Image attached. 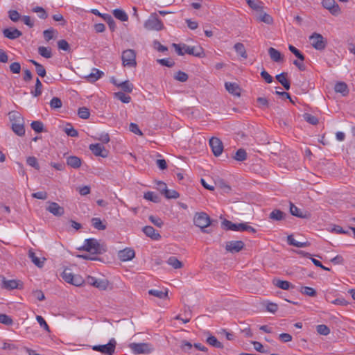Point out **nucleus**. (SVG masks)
<instances>
[{
  "instance_id": "nucleus-26",
  "label": "nucleus",
  "mask_w": 355,
  "mask_h": 355,
  "mask_svg": "<svg viewBox=\"0 0 355 355\" xmlns=\"http://www.w3.org/2000/svg\"><path fill=\"white\" fill-rule=\"evenodd\" d=\"M334 90L337 93H340L343 96L349 94L347 85L344 82H338L335 85Z\"/></svg>"
},
{
  "instance_id": "nucleus-17",
  "label": "nucleus",
  "mask_w": 355,
  "mask_h": 355,
  "mask_svg": "<svg viewBox=\"0 0 355 355\" xmlns=\"http://www.w3.org/2000/svg\"><path fill=\"white\" fill-rule=\"evenodd\" d=\"M135 256L134 250L131 248H125L119 252V257L122 261L132 260Z\"/></svg>"
},
{
  "instance_id": "nucleus-38",
  "label": "nucleus",
  "mask_w": 355,
  "mask_h": 355,
  "mask_svg": "<svg viewBox=\"0 0 355 355\" xmlns=\"http://www.w3.org/2000/svg\"><path fill=\"white\" fill-rule=\"evenodd\" d=\"M118 87L121 88L122 91L124 92L131 93L132 92L134 86L129 80H125L119 83V84L118 85Z\"/></svg>"
},
{
  "instance_id": "nucleus-11",
  "label": "nucleus",
  "mask_w": 355,
  "mask_h": 355,
  "mask_svg": "<svg viewBox=\"0 0 355 355\" xmlns=\"http://www.w3.org/2000/svg\"><path fill=\"white\" fill-rule=\"evenodd\" d=\"M89 150L92 153L98 157H107L108 156V151L105 148L104 146L101 144H94L89 145Z\"/></svg>"
},
{
  "instance_id": "nucleus-6",
  "label": "nucleus",
  "mask_w": 355,
  "mask_h": 355,
  "mask_svg": "<svg viewBox=\"0 0 355 355\" xmlns=\"http://www.w3.org/2000/svg\"><path fill=\"white\" fill-rule=\"evenodd\" d=\"M116 345V341L115 339L111 338L108 343L102 345H94L92 347V349L104 354L112 355L115 351Z\"/></svg>"
},
{
  "instance_id": "nucleus-29",
  "label": "nucleus",
  "mask_w": 355,
  "mask_h": 355,
  "mask_svg": "<svg viewBox=\"0 0 355 355\" xmlns=\"http://www.w3.org/2000/svg\"><path fill=\"white\" fill-rule=\"evenodd\" d=\"M273 284L283 290H289L291 288H293V286L288 281L281 280L279 279H275L272 281Z\"/></svg>"
},
{
  "instance_id": "nucleus-42",
  "label": "nucleus",
  "mask_w": 355,
  "mask_h": 355,
  "mask_svg": "<svg viewBox=\"0 0 355 355\" xmlns=\"http://www.w3.org/2000/svg\"><path fill=\"white\" fill-rule=\"evenodd\" d=\"M42 84L41 81L40 80V79L38 78H37L36 81H35V89L32 90L31 92V94L35 97L39 96L40 95H41V94L42 92Z\"/></svg>"
},
{
  "instance_id": "nucleus-41",
  "label": "nucleus",
  "mask_w": 355,
  "mask_h": 355,
  "mask_svg": "<svg viewBox=\"0 0 355 355\" xmlns=\"http://www.w3.org/2000/svg\"><path fill=\"white\" fill-rule=\"evenodd\" d=\"M207 343L214 347H216V348H218V349H223V345L219 342L217 338L214 336H209L207 338Z\"/></svg>"
},
{
  "instance_id": "nucleus-14",
  "label": "nucleus",
  "mask_w": 355,
  "mask_h": 355,
  "mask_svg": "<svg viewBox=\"0 0 355 355\" xmlns=\"http://www.w3.org/2000/svg\"><path fill=\"white\" fill-rule=\"evenodd\" d=\"M183 49L184 54L187 53L189 55H192L198 58H202L204 55V52L201 47L191 46L183 44Z\"/></svg>"
},
{
  "instance_id": "nucleus-23",
  "label": "nucleus",
  "mask_w": 355,
  "mask_h": 355,
  "mask_svg": "<svg viewBox=\"0 0 355 355\" xmlns=\"http://www.w3.org/2000/svg\"><path fill=\"white\" fill-rule=\"evenodd\" d=\"M225 87L229 93H230L234 96H240L241 88L239 87L238 84H236L235 83L227 82L225 84Z\"/></svg>"
},
{
  "instance_id": "nucleus-31",
  "label": "nucleus",
  "mask_w": 355,
  "mask_h": 355,
  "mask_svg": "<svg viewBox=\"0 0 355 355\" xmlns=\"http://www.w3.org/2000/svg\"><path fill=\"white\" fill-rule=\"evenodd\" d=\"M148 293L149 295L155 296L159 299L165 300L168 298V289H165L164 291L157 289H150Z\"/></svg>"
},
{
  "instance_id": "nucleus-64",
  "label": "nucleus",
  "mask_w": 355,
  "mask_h": 355,
  "mask_svg": "<svg viewBox=\"0 0 355 355\" xmlns=\"http://www.w3.org/2000/svg\"><path fill=\"white\" fill-rule=\"evenodd\" d=\"M36 320H37V322L40 324L41 327H42L47 332H50V329H49L48 324L46 323L45 320L41 315H37Z\"/></svg>"
},
{
  "instance_id": "nucleus-33",
  "label": "nucleus",
  "mask_w": 355,
  "mask_h": 355,
  "mask_svg": "<svg viewBox=\"0 0 355 355\" xmlns=\"http://www.w3.org/2000/svg\"><path fill=\"white\" fill-rule=\"evenodd\" d=\"M286 214L279 209H274L270 212L269 218L272 220L280 221L285 218Z\"/></svg>"
},
{
  "instance_id": "nucleus-40",
  "label": "nucleus",
  "mask_w": 355,
  "mask_h": 355,
  "mask_svg": "<svg viewBox=\"0 0 355 355\" xmlns=\"http://www.w3.org/2000/svg\"><path fill=\"white\" fill-rule=\"evenodd\" d=\"M167 263L175 269L181 268L183 266L182 263L175 257H170L167 260Z\"/></svg>"
},
{
  "instance_id": "nucleus-19",
  "label": "nucleus",
  "mask_w": 355,
  "mask_h": 355,
  "mask_svg": "<svg viewBox=\"0 0 355 355\" xmlns=\"http://www.w3.org/2000/svg\"><path fill=\"white\" fill-rule=\"evenodd\" d=\"M28 257L31 259V261L38 268H42L46 261L44 257H38L36 256V254L33 252V250H29L28 251Z\"/></svg>"
},
{
  "instance_id": "nucleus-56",
  "label": "nucleus",
  "mask_w": 355,
  "mask_h": 355,
  "mask_svg": "<svg viewBox=\"0 0 355 355\" xmlns=\"http://www.w3.org/2000/svg\"><path fill=\"white\" fill-rule=\"evenodd\" d=\"M26 163L28 165L35 168L37 170L40 169V165L38 164L37 159L35 157L30 156L26 159Z\"/></svg>"
},
{
  "instance_id": "nucleus-16",
  "label": "nucleus",
  "mask_w": 355,
  "mask_h": 355,
  "mask_svg": "<svg viewBox=\"0 0 355 355\" xmlns=\"http://www.w3.org/2000/svg\"><path fill=\"white\" fill-rule=\"evenodd\" d=\"M46 210L55 216H61L64 214V208L54 202H49Z\"/></svg>"
},
{
  "instance_id": "nucleus-48",
  "label": "nucleus",
  "mask_w": 355,
  "mask_h": 355,
  "mask_svg": "<svg viewBox=\"0 0 355 355\" xmlns=\"http://www.w3.org/2000/svg\"><path fill=\"white\" fill-rule=\"evenodd\" d=\"M92 223L94 227L98 230H104L106 228V225L103 223L99 218H93Z\"/></svg>"
},
{
  "instance_id": "nucleus-12",
  "label": "nucleus",
  "mask_w": 355,
  "mask_h": 355,
  "mask_svg": "<svg viewBox=\"0 0 355 355\" xmlns=\"http://www.w3.org/2000/svg\"><path fill=\"white\" fill-rule=\"evenodd\" d=\"M244 248V243L241 241H232L226 243L225 249L227 251L235 253L239 252Z\"/></svg>"
},
{
  "instance_id": "nucleus-60",
  "label": "nucleus",
  "mask_w": 355,
  "mask_h": 355,
  "mask_svg": "<svg viewBox=\"0 0 355 355\" xmlns=\"http://www.w3.org/2000/svg\"><path fill=\"white\" fill-rule=\"evenodd\" d=\"M62 106V103L60 98L53 97L50 101V107L52 109H59Z\"/></svg>"
},
{
  "instance_id": "nucleus-34",
  "label": "nucleus",
  "mask_w": 355,
  "mask_h": 355,
  "mask_svg": "<svg viewBox=\"0 0 355 355\" xmlns=\"http://www.w3.org/2000/svg\"><path fill=\"white\" fill-rule=\"evenodd\" d=\"M257 20L264 22L267 24H270L273 21L272 17L268 14L264 12L263 10L257 13Z\"/></svg>"
},
{
  "instance_id": "nucleus-49",
  "label": "nucleus",
  "mask_w": 355,
  "mask_h": 355,
  "mask_svg": "<svg viewBox=\"0 0 355 355\" xmlns=\"http://www.w3.org/2000/svg\"><path fill=\"white\" fill-rule=\"evenodd\" d=\"M144 198L146 200L152 201L153 202H159V197L153 191H148L144 193Z\"/></svg>"
},
{
  "instance_id": "nucleus-27",
  "label": "nucleus",
  "mask_w": 355,
  "mask_h": 355,
  "mask_svg": "<svg viewBox=\"0 0 355 355\" xmlns=\"http://www.w3.org/2000/svg\"><path fill=\"white\" fill-rule=\"evenodd\" d=\"M82 164L80 158L77 156H69L67 158V164L71 168H78Z\"/></svg>"
},
{
  "instance_id": "nucleus-10",
  "label": "nucleus",
  "mask_w": 355,
  "mask_h": 355,
  "mask_svg": "<svg viewBox=\"0 0 355 355\" xmlns=\"http://www.w3.org/2000/svg\"><path fill=\"white\" fill-rule=\"evenodd\" d=\"M322 6L328 10L331 14L337 16L340 13L339 6L336 3L335 0H323L322 2Z\"/></svg>"
},
{
  "instance_id": "nucleus-8",
  "label": "nucleus",
  "mask_w": 355,
  "mask_h": 355,
  "mask_svg": "<svg viewBox=\"0 0 355 355\" xmlns=\"http://www.w3.org/2000/svg\"><path fill=\"white\" fill-rule=\"evenodd\" d=\"M129 347L136 354H148L151 352L152 347L148 343H130Z\"/></svg>"
},
{
  "instance_id": "nucleus-28",
  "label": "nucleus",
  "mask_w": 355,
  "mask_h": 355,
  "mask_svg": "<svg viewBox=\"0 0 355 355\" xmlns=\"http://www.w3.org/2000/svg\"><path fill=\"white\" fill-rule=\"evenodd\" d=\"M12 130L13 132L17 135L18 136H23L25 134V128L23 123V121L21 122H13L12 123Z\"/></svg>"
},
{
  "instance_id": "nucleus-24",
  "label": "nucleus",
  "mask_w": 355,
  "mask_h": 355,
  "mask_svg": "<svg viewBox=\"0 0 355 355\" xmlns=\"http://www.w3.org/2000/svg\"><path fill=\"white\" fill-rule=\"evenodd\" d=\"M288 73L282 72L275 76L277 80L284 87L286 90L291 87L290 81L287 79Z\"/></svg>"
},
{
  "instance_id": "nucleus-13",
  "label": "nucleus",
  "mask_w": 355,
  "mask_h": 355,
  "mask_svg": "<svg viewBox=\"0 0 355 355\" xmlns=\"http://www.w3.org/2000/svg\"><path fill=\"white\" fill-rule=\"evenodd\" d=\"M85 281L88 284L100 289L105 290L107 286V281L103 279H98L92 276H88Z\"/></svg>"
},
{
  "instance_id": "nucleus-62",
  "label": "nucleus",
  "mask_w": 355,
  "mask_h": 355,
  "mask_svg": "<svg viewBox=\"0 0 355 355\" xmlns=\"http://www.w3.org/2000/svg\"><path fill=\"white\" fill-rule=\"evenodd\" d=\"M164 195L168 199H177L180 196L179 193L175 190H169L168 189L164 192Z\"/></svg>"
},
{
  "instance_id": "nucleus-46",
  "label": "nucleus",
  "mask_w": 355,
  "mask_h": 355,
  "mask_svg": "<svg viewBox=\"0 0 355 355\" xmlns=\"http://www.w3.org/2000/svg\"><path fill=\"white\" fill-rule=\"evenodd\" d=\"M300 291L306 295L310 296V297H315L316 295V291L309 286H302Z\"/></svg>"
},
{
  "instance_id": "nucleus-5",
  "label": "nucleus",
  "mask_w": 355,
  "mask_h": 355,
  "mask_svg": "<svg viewBox=\"0 0 355 355\" xmlns=\"http://www.w3.org/2000/svg\"><path fill=\"white\" fill-rule=\"evenodd\" d=\"M62 277L66 282L76 286H80L84 283V280L80 276L73 274L69 268H65L63 270Z\"/></svg>"
},
{
  "instance_id": "nucleus-32",
  "label": "nucleus",
  "mask_w": 355,
  "mask_h": 355,
  "mask_svg": "<svg viewBox=\"0 0 355 355\" xmlns=\"http://www.w3.org/2000/svg\"><path fill=\"white\" fill-rule=\"evenodd\" d=\"M287 241L290 245H293L297 248H305L310 245V243L308 241L298 242L295 241L293 235H288L287 236Z\"/></svg>"
},
{
  "instance_id": "nucleus-50",
  "label": "nucleus",
  "mask_w": 355,
  "mask_h": 355,
  "mask_svg": "<svg viewBox=\"0 0 355 355\" xmlns=\"http://www.w3.org/2000/svg\"><path fill=\"white\" fill-rule=\"evenodd\" d=\"M303 118L307 123L311 125H317L318 123V118L309 113H304Z\"/></svg>"
},
{
  "instance_id": "nucleus-59",
  "label": "nucleus",
  "mask_w": 355,
  "mask_h": 355,
  "mask_svg": "<svg viewBox=\"0 0 355 355\" xmlns=\"http://www.w3.org/2000/svg\"><path fill=\"white\" fill-rule=\"evenodd\" d=\"M326 300L331 302V304H336V305H339V306H345L347 305H348V302L343 297H340V298H336L334 300H331L330 301L329 299V297L327 296L326 297Z\"/></svg>"
},
{
  "instance_id": "nucleus-45",
  "label": "nucleus",
  "mask_w": 355,
  "mask_h": 355,
  "mask_svg": "<svg viewBox=\"0 0 355 355\" xmlns=\"http://www.w3.org/2000/svg\"><path fill=\"white\" fill-rule=\"evenodd\" d=\"M233 157L237 161L243 162L247 159L246 151L243 148H240L236 152Z\"/></svg>"
},
{
  "instance_id": "nucleus-1",
  "label": "nucleus",
  "mask_w": 355,
  "mask_h": 355,
  "mask_svg": "<svg viewBox=\"0 0 355 355\" xmlns=\"http://www.w3.org/2000/svg\"><path fill=\"white\" fill-rule=\"evenodd\" d=\"M80 250L87 251L93 254H103L106 251L105 246L96 239H87L85 240L84 245L79 248Z\"/></svg>"
},
{
  "instance_id": "nucleus-30",
  "label": "nucleus",
  "mask_w": 355,
  "mask_h": 355,
  "mask_svg": "<svg viewBox=\"0 0 355 355\" xmlns=\"http://www.w3.org/2000/svg\"><path fill=\"white\" fill-rule=\"evenodd\" d=\"M103 75L104 73L102 71L94 68L92 73L86 76V78L90 82H95L101 78Z\"/></svg>"
},
{
  "instance_id": "nucleus-21",
  "label": "nucleus",
  "mask_w": 355,
  "mask_h": 355,
  "mask_svg": "<svg viewBox=\"0 0 355 355\" xmlns=\"http://www.w3.org/2000/svg\"><path fill=\"white\" fill-rule=\"evenodd\" d=\"M2 281V288L13 290L18 288L19 282L15 279L6 280L4 277H0Z\"/></svg>"
},
{
  "instance_id": "nucleus-36",
  "label": "nucleus",
  "mask_w": 355,
  "mask_h": 355,
  "mask_svg": "<svg viewBox=\"0 0 355 355\" xmlns=\"http://www.w3.org/2000/svg\"><path fill=\"white\" fill-rule=\"evenodd\" d=\"M112 13L115 18L121 21H126L128 19V15L124 10L121 9H114Z\"/></svg>"
},
{
  "instance_id": "nucleus-15",
  "label": "nucleus",
  "mask_w": 355,
  "mask_h": 355,
  "mask_svg": "<svg viewBox=\"0 0 355 355\" xmlns=\"http://www.w3.org/2000/svg\"><path fill=\"white\" fill-rule=\"evenodd\" d=\"M222 225L227 230L243 232V227L245 226V223H233L228 220H224L222 222Z\"/></svg>"
},
{
  "instance_id": "nucleus-54",
  "label": "nucleus",
  "mask_w": 355,
  "mask_h": 355,
  "mask_svg": "<svg viewBox=\"0 0 355 355\" xmlns=\"http://www.w3.org/2000/svg\"><path fill=\"white\" fill-rule=\"evenodd\" d=\"M0 323L10 326L13 324V320L12 318L10 317L9 315L3 313H0Z\"/></svg>"
},
{
  "instance_id": "nucleus-20",
  "label": "nucleus",
  "mask_w": 355,
  "mask_h": 355,
  "mask_svg": "<svg viewBox=\"0 0 355 355\" xmlns=\"http://www.w3.org/2000/svg\"><path fill=\"white\" fill-rule=\"evenodd\" d=\"M290 212L293 216L300 218H308L310 216V214L307 211H302L299 208H297L291 202L290 203Z\"/></svg>"
},
{
  "instance_id": "nucleus-39",
  "label": "nucleus",
  "mask_w": 355,
  "mask_h": 355,
  "mask_svg": "<svg viewBox=\"0 0 355 355\" xmlns=\"http://www.w3.org/2000/svg\"><path fill=\"white\" fill-rule=\"evenodd\" d=\"M102 18L107 22V24L109 26L110 29L112 31H114L116 29V23L110 15L103 14V15L102 16Z\"/></svg>"
},
{
  "instance_id": "nucleus-51",
  "label": "nucleus",
  "mask_w": 355,
  "mask_h": 355,
  "mask_svg": "<svg viewBox=\"0 0 355 355\" xmlns=\"http://www.w3.org/2000/svg\"><path fill=\"white\" fill-rule=\"evenodd\" d=\"M33 12L37 13L40 19H45L48 17V14L46 10L40 6H36L33 8Z\"/></svg>"
},
{
  "instance_id": "nucleus-57",
  "label": "nucleus",
  "mask_w": 355,
  "mask_h": 355,
  "mask_svg": "<svg viewBox=\"0 0 355 355\" xmlns=\"http://www.w3.org/2000/svg\"><path fill=\"white\" fill-rule=\"evenodd\" d=\"M78 114L79 117L83 119H87L90 116L89 109L85 107L79 108Z\"/></svg>"
},
{
  "instance_id": "nucleus-18",
  "label": "nucleus",
  "mask_w": 355,
  "mask_h": 355,
  "mask_svg": "<svg viewBox=\"0 0 355 355\" xmlns=\"http://www.w3.org/2000/svg\"><path fill=\"white\" fill-rule=\"evenodd\" d=\"M3 34L8 39L15 40L21 36L22 33L15 28H8L3 31Z\"/></svg>"
},
{
  "instance_id": "nucleus-25",
  "label": "nucleus",
  "mask_w": 355,
  "mask_h": 355,
  "mask_svg": "<svg viewBox=\"0 0 355 355\" xmlns=\"http://www.w3.org/2000/svg\"><path fill=\"white\" fill-rule=\"evenodd\" d=\"M268 54L272 60L276 62H283L284 58L281 53L273 47L268 49Z\"/></svg>"
},
{
  "instance_id": "nucleus-44",
  "label": "nucleus",
  "mask_w": 355,
  "mask_h": 355,
  "mask_svg": "<svg viewBox=\"0 0 355 355\" xmlns=\"http://www.w3.org/2000/svg\"><path fill=\"white\" fill-rule=\"evenodd\" d=\"M38 53L41 56L45 58H50L52 57L51 49L49 47L40 46L38 48Z\"/></svg>"
},
{
  "instance_id": "nucleus-9",
  "label": "nucleus",
  "mask_w": 355,
  "mask_h": 355,
  "mask_svg": "<svg viewBox=\"0 0 355 355\" xmlns=\"http://www.w3.org/2000/svg\"><path fill=\"white\" fill-rule=\"evenodd\" d=\"M209 146L212 150L214 155L218 157L223 150V145L222 141L216 137H212L209 140Z\"/></svg>"
},
{
  "instance_id": "nucleus-22",
  "label": "nucleus",
  "mask_w": 355,
  "mask_h": 355,
  "mask_svg": "<svg viewBox=\"0 0 355 355\" xmlns=\"http://www.w3.org/2000/svg\"><path fill=\"white\" fill-rule=\"evenodd\" d=\"M144 233L150 239L153 240H159L161 238V235L157 232L152 226H145L143 228Z\"/></svg>"
},
{
  "instance_id": "nucleus-61",
  "label": "nucleus",
  "mask_w": 355,
  "mask_h": 355,
  "mask_svg": "<svg viewBox=\"0 0 355 355\" xmlns=\"http://www.w3.org/2000/svg\"><path fill=\"white\" fill-rule=\"evenodd\" d=\"M188 75L182 71H178L175 76L174 78L180 82L184 83L188 80Z\"/></svg>"
},
{
  "instance_id": "nucleus-55",
  "label": "nucleus",
  "mask_w": 355,
  "mask_h": 355,
  "mask_svg": "<svg viewBox=\"0 0 355 355\" xmlns=\"http://www.w3.org/2000/svg\"><path fill=\"white\" fill-rule=\"evenodd\" d=\"M318 334L323 336H327L330 333V329L325 324H319L316 327Z\"/></svg>"
},
{
  "instance_id": "nucleus-63",
  "label": "nucleus",
  "mask_w": 355,
  "mask_h": 355,
  "mask_svg": "<svg viewBox=\"0 0 355 355\" xmlns=\"http://www.w3.org/2000/svg\"><path fill=\"white\" fill-rule=\"evenodd\" d=\"M57 33L56 31H55L53 28H49L47 30H45L43 32L44 37L46 42H49V40H52L54 37L55 33Z\"/></svg>"
},
{
  "instance_id": "nucleus-3",
  "label": "nucleus",
  "mask_w": 355,
  "mask_h": 355,
  "mask_svg": "<svg viewBox=\"0 0 355 355\" xmlns=\"http://www.w3.org/2000/svg\"><path fill=\"white\" fill-rule=\"evenodd\" d=\"M144 28L148 31H161L164 28V24L158 18L156 13H153L144 22Z\"/></svg>"
},
{
  "instance_id": "nucleus-37",
  "label": "nucleus",
  "mask_w": 355,
  "mask_h": 355,
  "mask_svg": "<svg viewBox=\"0 0 355 355\" xmlns=\"http://www.w3.org/2000/svg\"><path fill=\"white\" fill-rule=\"evenodd\" d=\"M35 67L36 73L41 77H44L46 74V69L43 65L34 60H29Z\"/></svg>"
},
{
  "instance_id": "nucleus-2",
  "label": "nucleus",
  "mask_w": 355,
  "mask_h": 355,
  "mask_svg": "<svg viewBox=\"0 0 355 355\" xmlns=\"http://www.w3.org/2000/svg\"><path fill=\"white\" fill-rule=\"evenodd\" d=\"M193 223L195 225L200 227L205 233L209 232L205 230L211 225V219L209 216L205 212H198L194 215Z\"/></svg>"
},
{
  "instance_id": "nucleus-53",
  "label": "nucleus",
  "mask_w": 355,
  "mask_h": 355,
  "mask_svg": "<svg viewBox=\"0 0 355 355\" xmlns=\"http://www.w3.org/2000/svg\"><path fill=\"white\" fill-rule=\"evenodd\" d=\"M31 126L34 131L38 133L42 132L44 130V124L40 121H33Z\"/></svg>"
},
{
  "instance_id": "nucleus-7",
  "label": "nucleus",
  "mask_w": 355,
  "mask_h": 355,
  "mask_svg": "<svg viewBox=\"0 0 355 355\" xmlns=\"http://www.w3.org/2000/svg\"><path fill=\"white\" fill-rule=\"evenodd\" d=\"M311 45L316 50H323L325 49L327 42L324 37L319 33H314L309 37Z\"/></svg>"
},
{
  "instance_id": "nucleus-4",
  "label": "nucleus",
  "mask_w": 355,
  "mask_h": 355,
  "mask_svg": "<svg viewBox=\"0 0 355 355\" xmlns=\"http://www.w3.org/2000/svg\"><path fill=\"white\" fill-rule=\"evenodd\" d=\"M122 64L124 67H135L136 53L133 49H127L123 51L121 55Z\"/></svg>"
},
{
  "instance_id": "nucleus-35",
  "label": "nucleus",
  "mask_w": 355,
  "mask_h": 355,
  "mask_svg": "<svg viewBox=\"0 0 355 355\" xmlns=\"http://www.w3.org/2000/svg\"><path fill=\"white\" fill-rule=\"evenodd\" d=\"M248 5L254 10L259 12L263 8V3L260 1L245 0Z\"/></svg>"
},
{
  "instance_id": "nucleus-43",
  "label": "nucleus",
  "mask_w": 355,
  "mask_h": 355,
  "mask_svg": "<svg viewBox=\"0 0 355 355\" xmlns=\"http://www.w3.org/2000/svg\"><path fill=\"white\" fill-rule=\"evenodd\" d=\"M236 52L243 58H247V53L244 45L242 43L238 42L234 46Z\"/></svg>"
},
{
  "instance_id": "nucleus-52",
  "label": "nucleus",
  "mask_w": 355,
  "mask_h": 355,
  "mask_svg": "<svg viewBox=\"0 0 355 355\" xmlns=\"http://www.w3.org/2000/svg\"><path fill=\"white\" fill-rule=\"evenodd\" d=\"M8 114H9L10 120L12 122V123L13 122H21V121H23V118L21 116V115L19 112H17L12 111L10 112H9Z\"/></svg>"
},
{
  "instance_id": "nucleus-47",
  "label": "nucleus",
  "mask_w": 355,
  "mask_h": 355,
  "mask_svg": "<svg viewBox=\"0 0 355 355\" xmlns=\"http://www.w3.org/2000/svg\"><path fill=\"white\" fill-rule=\"evenodd\" d=\"M115 97L122 103H128L131 101V97L125 94L123 92H118L114 94Z\"/></svg>"
},
{
  "instance_id": "nucleus-58",
  "label": "nucleus",
  "mask_w": 355,
  "mask_h": 355,
  "mask_svg": "<svg viewBox=\"0 0 355 355\" xmlns=\"http://www.w3.org/2000/svg\"><path fill=\"white\" fill-rule=\"evenodd\" d=\"M288 49L291 53H293L298 59L302 61L304 60V55L294 46L289 44Z\"/></svg>"
}]
</instances>
